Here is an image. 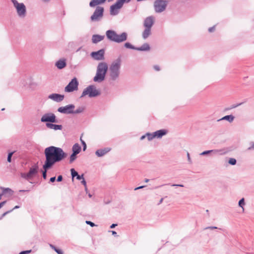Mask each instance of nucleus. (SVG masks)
Returning a JSON list of instances; mask_svg holds the SVG:
<instances>
[{"label":"nucleus","instance_id":"obj_1","mask_svg":"<svg viewBox=\"0 0 254 254\" xmlns=\"http://www.w3.org/2000/svg\"><path fill=\"white\" fill-rule=\"evenodd\" d=\"M44 154L46 157L45 163L53 167L54 164L65 158L67 154L62 148L51 146L45 148Z\"/></svg>","mask_w":254,"mask_h":254},{"label":"nucleus","instance_id":"obj_2","mask_svg":"<svg viewBox=\"0 0 254 254\" xmlns=\"http://www.w3.org/2000/svg\"><path fill=\"white\" fill-rule=\"evenodd\" d=\"M121 66V60L120 58L112 63L109 66L108 71V75L110 80L116 81L119 78Z\"/></svg>","mask_w":254,"mask_h":254},{"label":"nucleus","instance_id":"obj_3","mask_svg":"<svg viewBox=\"0 0 254 254\" xmlns=\"http://www.w3.org/2000/svg\"><path fill=\"white\" fill-rule=\"evenodd\" d=\"M108 69V66L106 63H99L97 67L96 73L93 78V81L97 82L103 81L105 78V75Z\"/></svg>","mask_w":254,"mask_h":254},{"label":"nucleus","instance_id":"obj_4","mask_svg":"<svg viewBox=\"0 0 254 254\" xmlns=\"http://www.w3.org/2000/svg\"><path fill=\"white\" fill-rule=\"evenodd\" d=\"M100 91L96 89L95 85H91L85 88L82 93L80 98L88 95L90 98L95 97L100 95Z\"/></svg>","mask_w":254,"mask_h":254},{"label":"nucleus","instance_id":"obj_5","mask_svg":"<svg viewBox=\"0 0 254 254\" xmlns=\"http://www.w3.org/2000/svg\"><path fill=\"white\" fill-rule=\"evenodd\" d=\"M13 6L16 10L18 16L20 18H24L26 15V8L23 3H19L17 0H11Z\"/></svg>","mask_w":254,"mask_h":254},{"label":"nucleus","instance_id":"obj_6","mask_svg":"<svg viewBox=\"0 0 254 254\" xmlns=\"http://www.w3.org/2000/svg\"><path fill=\"white\" fill-rule=\"evenodd\" d=\"M104 8L101 6H98L96 7L93 13L90 17V20L93 22H98L100 21L104 16Z\"/></svg>","mask_w":254,"mask_h":254},{"label":"nucleus","instance_id":"obj_7","mask_svg":"<svg viewBox=\"0 0 254 254\" xmlns=\"http://www.w3.org/2000/svg\"><path fill=\"white\" fill-rule=\"evenodd\" d=\"M168 1L167 0H155L154 2V10L156 13L164 11L167 6Z\"/></svg>","mask_w":254,"mask_h":254},{"label":"nucleus","instance_id":"obj_8","mask_svg":"<svg viewBox=\"0 0 254 254\" xmlns=\"http://www.w3.org/2000/svg\"><path fill=\"white\" fill-rule=\"evenodd\" d=\"M41 122L46 123H58L56 116L52 113H47L45 114L41 118Z\"/></svg>","mask_w":254,"mask_h":254},{"label":"nucleus","instance_id":"obj_9","mask_svg":"<svg viewBox=\"0 0 254 254\" xmlns=\"http://www.w3.org/2000/svg\"><path fill=\"white\" fill-rule=\"evenodd\" d=\"M78 82L77 79L74 77L71 79L69 83L65 87L64 90L67 92H71L78 89Z\"/></svg>","mask_w":254,"mask_h":254},{"label":"nucleus","instance_id":"obj_10","mask_svg":"<svg viewBox=\"0 0 254 254\" xmlns=\"http://www.w3.org/2000/svg\"><path fill=\"white\" fill-rule=\"evenodd\" d=\"M123 5L118 0L115 3L112 5L110 8V13L111 15H116L119 12V9L121 8Z\"/></svg>","mask_w":254,"mask_h":254},{"label":"nucleus","instance_id":"obj_11","mask_svg":"<svg viewBox=\"0 0 254 254\" xmlns=\"http://www.w3.org/2000/svg\"><path fill=\"white\" fill-rule=\"evenodd\" d=\"M75 108V106L73 104H69L64 107H59L58 109V111L63 114H72L73 110Z\"/></svg>","mask_w":254,"mask_h":254},{"label":"nucleus","instance_id":"obj_12","mask_svg":"<svg viewBox=\"0 0 254 254\" xmlns=\"http://www.w3.org/2000/svg\"><path fill=\"white\" fill-rule=\"evenodd\" d=\"M105 51L101 49L97 52H93L91 53V57L95 60L100 61L104 59Z\"/></svg>","mask_w":254,"mask_h":254},{"label":"nucleus","instance_id":"obj_13","mask_svg":"<svg viewBox=\"0 0 254 254\" xmlns=\"http://www.w3.org/2000/svg\"><path fill=\"white\" fill-rule=\"evenodd\" d=\"M154 23V18L153 16L147 17L144 20L143 26L144 28H152Z\"/></svg>","mask_w":254,"mask_h":254},{"label":"nucleus","instance_id":"obj_14","mask_svg":"<svg viewBox=\"0 0 254 254\" xmlns=\"http://www.w3.org/2000/svg\"><path fill=\"white\" fill-rule=\"evenodd\" d=\"M48 98L57 102H60L64 99V95L57 93H53L49 95Z\"/></svg>","mask_w":254,"mask_h":254},{"label":"nucleus","instance_id":"obj_15","mask_svg":"<svg viewBox=\"0 0 254 254\" xmlns=\"http://www.w3.org/2000/svg\"><path fill=\"white\" fill-rule=\"evenodd\" d=\"M39 166L38 163L34 164L32 167L30 168L29 171L28 172L30 178H32L35 176L38 173Z\"/></svg>","mask_w":254,"mask_h":254},{"label":"nucleus","instance_id":"obj_16","mask_svg":"<svg viewBox=\"0 0 254 254\" xmlns=\"http://www.w3.org/2000/svg\"><path fill=\"white\" fill-rule=\"evenodd\" d=\"M107 38L113 42H116L117 33L114 30H109L106 32Z\"/></svg>","mask_w":254,"mask_h":254},{"label":"nucleus","instance_id":"obj_17","mask_svg":"<svg viewBox=\"0 0 254 254\" xmlns=\"http://www.w3.org/2000/svg\"><path fill=\"white\" fill-rule=\"evenodd\" d=\"M127 34L126 32H123L121 34L117 33L116 43H120L127 40Z\"/></svg>","mask_w":254,"mask_h":254},{"label":"nucleus","instance_id":"obj_18","mask_svg":"<svg viewBox=\"0 0 254 254\" xmlns=\"http://www.w3.org/2000/svg\"><path fill=\"white\" fill-rule=\"evenodd\" d=\"M111 150L109 147H106L103 149H98L95 152V154L98 157H102Z\"/></svg>","mask_w":254,"mask_h":254},{"label":"nucleus","instance_id":"obj_19","mask_svg":"<svg viewBox=\"0 0 254 254\" xmlns=\"http://www.w3.org/2000/svg\"><path fill=\"white\" fill-rule=\"evenodd\" d=\"M51 123H46V126L47 128L50 129H52L55 130H62L63 128V126L61 125H56Z\"/></svg>","mask_w":254,"mask_h":254},{"label":"nucleus","instance_id":"obj_20","mask_svg":"<svg viewBox=\"0 0 254 254\" xmlns=\"http://www.w3.org/2000/svg\"><path fill=\"white\" fill-rule=\"evenodd\" d=\"M106 0H91L89 2V6L90 7H95L99 6V5L104 3Z\"/></svg>","mask_w":254,"mask_h":254},{"label":"nucleus","instance_id":"obj_21","mask_svg":"<svg viewBox=\"0 0 254 254\" xmlns=\"http://www.w3.org/2000/svg\"><path fill=\"white\" fill-rule=\"evenodd\" d=\"M167 133V130L166 129H160L154 132L155 138H161L163 135Z\"/></svg>","mask_w":254,"mask_h":254},{"label":"nucleus","instance_id":"obj_22","mask_svg":"<svg viewBox=\"0 0 254 254\" xmlns=\"http://www.w3.org/2000/svg\"><path fill=\"white\" fill-rule=\"evenodd\" d=\"M104 36H101L100 35L95 34L92 36V41L93 43L96 44L102 40H103L104 38Z\"/></svg>","mask_w":254,"mask_h":254},{"label":"nucleus","instance_id":"obj_23","mask_svg":"<svg viewBox=\"0 0 254 254\" xmlns=\"http://www.w3.org/2000/svg\"><path fill=\"white\" fill-rule=\"evenodd\" d=\"M227 151L225 149L211 150V153L214 155H223L226 154Z\"/></svg>","mask_w":254,"mask_h":254},{"label":"nucleus","instance_id":"obj_24","mask_svg":"<svg viewBox=\"0 0 254 254\" xmlns=\"http://www.w3.org/2000/svg\"><path fill=\"white\" fill-rule=\"evenodd\" d=\"M66 65V64L65 60H60L56 63V66L60 69L64 68Z\"/></svg>","mask_w":254,"mask_h":254},{"label":"nucleus","instance_id":"obj_25","mask_svg":"<svg viewBox=\"0 0 254 254\" xmlns=\"http://www.w3.org/2000/svg\"><path fill=\"white\" fill-rule=\"evenodd\" d=\"M151 34V29L149 28H145L142 32V37L143 39H147Z\"/></svg>","mask_w":254,"mask_h":254},{"label":"nucleus","instance_id":"obj_26","mask_svg":"<svg viewBox=\"0 0 254 254\" xmlns=\"http://www.w3.org/2000/svg\"><path fill=\"white\" fill-rule=\"evenodd\" d=\"M150 49V48L149 45L147 43H144L141 47H136V50L140 51H149Z\"/></svg>","mask_w":254,"mask_h":254},{"label":"nucleus","instance_id":"obj_27","mask_svg":"<svg viewBox=\"0 0 254 254\" xmlns=\"http://www.w3.org/2000/svg\"><path fill=\"white\" fill-rule=\"evenodd\" d=\"M81 149V146L78 143L74 144L72 147V152L77 154L80 153Z\"/></svg>","mask_w":254,"mask_h":254},{"label":"nucleus","instance_id":"obj_28","mask_svg":"<svg viewBox=\"0 0 254 254\" xmlns=\"http://www.w3.org/2000/svg\"><path fill=\"white\" fill-rule=\"evenodd\" d=\"M52 167L51 166H49L45 163L43 165V168L44 169V171L42 173L43 178L44 179H46L47 178V171L49 169L51 168Z\"/></svg>","mask_w":254,"mask_h":254},{"label":"nucleus","instance_id":"obj_29","mask_svg":"<svg viewBox=\"0 0 254 254\" xmlns=\"http://www.w3.org/2000/svg\"><path fill=\"white\" fill-rule=\"evenodd\" d=\"M0 189L2 190V192L1 193L2 195L7 193H9V195H11L13 193V191L10 188H5L4 187H1Z\"/></svg>","mask_w":254,"mask_h":254},{"label":"nucleus","instance_id":"obj_30","mask_svg":"<svg viewBox=\"0 0 254 254\" xmlns=\"http://www.w3.org/2000/svg\"><path fill=\"white\" fill-rule=\"evenodd\" d=\"M234 118H235L234 116L232 115H227V116L223 117L221 119L218 120V121H221V120H226V121H228L229 123H232L234 121Z\"/></svg>","mask_w":254,"mask_h":254},{"label":"nucleus","instance_id":"obj_31","mask_svg":"<svg viewBox=\"0 0 254 254\" xmlns=\"http://www.w3.org/2000/svg\"><path fill=\"white\" fill-rule=\"evenodd\" d=\"M85 110V108L84 107H79L76 110H73L72 114H80L82 113Z\"/></svg>","mask_w":254,"mask_h":254},{"label":"nucleus","instance_id":"obj_32","mask_svg":"<svg viewBox=\"0 0 254 254\" xmlns=\"http://www.w3.org/2000/svg\"><path fill=\"white\" fill-rule=\"evenodd\" d=\"M50 247L53 249L56 253H57L58 254H64L62 251L57 249L55 246L52 244H50Z\"/></svg>","mask_w":254,"mask_h":254},{"label":"nucleus","instance_id":"obj_33","mask_svg":"<svg viewBox=\"0 0 254 254\" xmlns=\"http://www.w3.org/2000/svg\"><path fill=\"white\" fill-rule=\"evenodd\" d=\"M77 154L73 153L71 154L69 157V163H72L73 161H74L76 159Z\"/></svg>","mask_w":254,"mask_h":254},{"label":"nucleus","instance_id":"obj_34","mask_svg":"<svg viewBox=\"0 0 254 254\" xmlns=\"http://www.w3.org/2000/svg\"><path fill=\"white\" fill-rule=\"evenodd\" d=\"M125 47L128 49L135 50L136 49V47H134V46L132 45L130 43L127 42L124 45Z\"/></svg>","mask_w":254,"mask_h":254},{"label":"nucleus","instance_id":"obj_35","mask_svg":"<svg viewBox=\"0 0 254 254\" xmlns=\"http://www.w3.org/2000/svg\"><path fill=\"white\" fill-rule=\"evenodd\" d=\"M146 137L149 141L152 140L155 138L154 132L153 133H146Z\"/></svg>","mask_w":254,"mask_h":254},{"label":"nucleus","instance_id":"obj_36","mask_svg":"<svg viewBox=\"0 0 254 254\" xmlns=\"http://www.w3.org/2000/svg\"><path fill=\"white\" fill-rule=\"evenodd\" d=\"M245 205V199H244V198H242L239 201V206L240 207L242 208L243 211L244 210V206Z\"/></svg>","mask_w":254,"mask_h":254},{"label":"nucleus","instance_id":"obj_37","mask_svg":"<svg viewBox=\"0 0 254 254\" xmlns=\"http://www.w3.org/2000/svg\"><path fill=\"white\" fill-rule=\"evenodd\" d=\"M70 172L72 177V180H73V178L76 177L78 174L73 168L70 169Z\"/></svg>","mask_w":254,"mask_h":254},{"label":"nucleus","instance_id":"obj_38","mask_svg":"<svg viewBox=\"0 0 254 254\" xmlns=\"http://www.w3.org/2000/svg\"><path fill=\"white\" fill-rule=\"evenodd\" d=\"M21 176L22 178L28 180L29 179H31L30 176L29 175L28 173H21Z\"/></svg>","mask_w":254,"mask_h":254},{"label":"nucleus","instance_id":"obj_39","mask_svg":"<svg viewBox=\"0 0 254 254\" xmlns=\"http://www.w3.org/2000/svg\"><path fill=\"white\" fill-rule=\"evenodd\" d=\"M228 163L231 165H235L237 163V161L235 158H231L229 160Z\"/></svg>","mask_w":254,"mask_h":254},{"label":"nucleus","instance_id":"obj_40","mask_svg":"<svg viewBox=\"0 0 254 254\" xmlns=\"http://www.w3.org/2000/svg\"><path fill=\"white\" fill-rule=\"evenodd\" d=\"M210 153H211V150L204 151L200 153L199 155L201 156H204L206 155L209 154Z\"/></svg>","mask_w":254,"mask_h":254},{"label":"nucleus","instance_id":"obj_41","mask_svg":"<svg viewBox=\"0 0 254 254\" xmlns=\"http://www.w3.org/2000/svg\"><path fill=\"white\" fill-rule=\"evenodd\" d=\"M13 154V152H10V153H9L8 154V156H7V161L8 162H11V157L12 156Z\"/></svg>","mask_w":254,"mask_h":254},{"label":"nucleus","instance_id":"obj_42","mask_svg":"<svg viewBox=\"0 0 254 254\" xmlns=\"http://www.w3.org/2000/svg\"><path fill=\"white\" fill-rule=\"evenodd\" d=\"M80 140L81 141V143L83 145V151H85L86 149V143L84 141H83V140H82L81 138H80Z\"/></svg>","mask_w":254,"mask_h":254},{"label":"nucleus","instance_id":"obj_43","mask_svg":"<svg viewBox=\"0 0 254 254\" xmlns=\"http://www.w3.org/2000/svg\"><path fill=\"white\" fill-rule=\"evenodd\" d=\"M242 104V103H239V104H236V105H233L231 106V107L230 108H229L227 110H230V109H233V108H235L238 107L239 106L241 105Z\"/></svg>","mask_w":254,"mask_h":254},{"label":"nucleus","instance_id":"obj_44","mask_svg":"<svg viewBox=\"0 0 254 254\" xmlns=\"http://www.w3.org/2000/svg\"><path fill=\"white\" fill-rule=\"evenodd\" d=\"M85 222L87 224L89 225L91 227H94L95 226V224L91 221L87 220V221H86Z\"/></svg>","mask_w":254,"mask_h":254},{"label":"nucleus","instance_id":"obj_45","mask_svg":"<svg viewBox=\"0 0 254 254\" xmlns=\"http://www.w3.org/2000/svg\"><path fill=\"white\" fill-rule=\"evenodd\" d=\"M12 211V210H10L4 212V213H3L0 217V219H1L4 216H5L8 213L11 212Z\"/></svg>","mask_w":254,"mask_h":254},{"label":"nucleus","instance_id":"obj_46","mask_svg":"<svg viewBox=\"0 0 254 254\" xmlns=\"http://www.w3.org/2000/svg\"><path fill=\"white\" fill-rule=\"evenodd\" d=\"M187 155L188 160L189 163L190 164H191L192 163V161H191V158L190 157V153L188 152H187Z\"/></svg>","mask_w":254,"mask_h":254},{"label":"nucleus","instance_id":"obj_47","mask_svg":"<svg viewBox=\"0 0 254 254\" xmlns=\"http://www.w3.org/2000/svg\"><path fill=\"white\" fill-rule=\"evenodd\" d=\"M123 5V4L125 2L128 3L131 0H118Z\"/></svg>","mask_w":254,"mask_h":254},{"label":"nucleus","instance_id":"obj_48","mask_svg":"<svg viewBox=\"0 0 254 254\" xmlns=\"http://www.w3.org/2000/svg\"><path fill=\"white\" fill-rule=\"evenodd\" d=\"M250 144H251V146H250L248 148V150H253V149H254V142H251L250 143Z\"/></svg>","mask_w":254,"mask_h":254},{"label":"nucleus","instance_id":"obj_49","mask_svg":"<svg viewBox=\"0 0 254 254\" xmlns=\"http://www.w3.org/2000/svg\"><path fill=\"white\" fill-rule=\"evenodd\" d=\"M76 177V179L78 180H82L84 178L83 174H82L81 175H79L78 174Z\"/></svg>","mask_w":254,"mask_h":254},{"label":"nucleus","instance_id":"obj_50","mask_svg":"<svg viewBox=\"0 0 254 254\" xmlns=\"http://www.w3.org/2000/svg\"><path fill=\"white\" fill-rule=\"evenodd\" d=\"M31 250L24 251L19 253V254H28L31 252Z\"/></svg>","mask_w":254,"mask_h":254},{"label":"nucleus","instance_id":"obj_51","mask_svg":"<svg viewBox=\"0 0 254 254\" xmlns=\"http://www.w3.org/2000/svg\"><path fill=\"white\" fill-rule=\"evenodd\" d=\"M215 29V26H212L211 27H210L208 29V31L209 32H212L214 31Z\"/></svg>","mask_w":254,"mask_h":254},{"label":"nucleus","instance_id":"obj_52","mask_svg":"<svg viewBox=\"0 0 254 254\" xmlns=\"http://www.w3.org/2000/svg\"><path fill=\"white\" fill-rule=\"evenodd\" d=\"M171 186L172 187H184V186L182 184H172Z\"/></svg>","mask_w":254,"mask_h":254},{"label":"nucleus","instance_id":"obj_53","mask_svg":"<svg viewBox=\"0 0 254 254\" xmlns=\"http://www.w3.org/2000/svg\"><path fill=\"white\" fill-rule=\"evenodd\" d=\"M63 176L62 175H59L57 181L58 182H61L63 180Z\"/></svg>","mask_w":254,"mask_h":254},{"label":"nucleus","instance_id":"obj_54","mask_svg":"<svg viewBox=\"0 0 254 254\" xmlns=\"http://www.w3.org/2000/svg\"><path fill=\"white\" fill-rule=\"evenodd\" d=\"M153 68L156 71H159L160 70L159 66L157 65H154Z\"/></svg>","mask_w":254,"mask_h":254},{"label":"nucleus","instance_id":"obj_55","mask_svg":"<svg viewBox=\"0 0 254 254\" xmlns=\"http://www.w3.org/2000/svg\"><path fill=\"white\" fill-rule=\"evenodd\" d=\"M81 184H82V185H83L85 187H86V181H85V180L84 178H83V179H82V181H81Z\"/></svg>","mask_w":254,"mask_h":254},{"label":"nucleus","instance_id":"obj_56","mask_svg":"<svg viewBox=\"0 0 254 254\" xmlns=\"http://www.w3.org/2000/svg\"><path fill=\"white\" fill-rule=\"evenodd\" d=\"M208 229L212 230V229H217V227H215V226H210V227H206L205 228V229Z\"/></svg>","mask_w":254,"mask_h":254},{"label":"nucleus","instance_id":"obj_57","mask_svg":"<svg viewBox=\"0 0 254 254\" xmlns=\"http://www.w3.org/2000/svg\"><path fill=\"white\" fill-rule=\"evenodd\" d=\"M6 201H3L0 203V209L6 203Z\"/></svg>","mask_w":254,"mask_h":254},{"label":"nucleus","instance_id":"obj_58","mask_svg":"<svg viewBox=\"0 0 254 254\" xmlns=\"http://www.w3.org/2000/svg\"><path fill=\"white\" fill-rule=\"evenodd\" d=\"M56 180V177H52L50 178V181L52 183H53Z\"/></svg>","mask_w":254,"mask_h":254},{"label":"nucleus","instance_id":"obj_59","mask_svg":"<svg viewBox=\"0 0 254 254\" xmlns=\"http://www.w3.org/2000/svg\"><path fill=\"white\" fill-rule=\"evenodd\" d=\"M144 187V186H140V187H137L136 188L134 189V190H139V189H142Z\"/></svg>","mask_w":254,"mask_h":254},{"label":"nucleus","instance_id":"obj_60","mask_svg":"<svg viewBox=\"0 0 254 254\" xmlns=\"http://www.w3.org/2000/svg\"><path fill=\"white\" fill-rule=\"evenodd\" d=\"M117 225V224H113L110 226V228H111V229L114 228Z\"/></svg>","mask_w":254,"mask_h":254},{"label":"nucleus","instance_id":"obj_61","mask_svg":"<svg viewBox=\"0 0 254 254\" xmlns=\"http://www.w3.org/2000/svg\"><path fill=\"white\" fill-rule=\"evenodd\" d=\"M146 137V134H145V135H142V136L140 137V139H141V140H143V139H144Z\"/></svg>","mask_w":254,"mask_h":254},{"label":"nucleus","instance_id":"obj_62","mask_svg":"<svg viewBox=\"0 0 254 254\" xmlns=\"http://www.w3.org/2000/svg\"><path fill=\"white\" fill-rule=\"evenodd\" d=\"M163 198H161V199L160 200V201L158 203V204H160L163 202Z\"/></svg>","mask_w":254,"mask_h":254},{"label":"nucleus","instance_id":"obj_63","mask_svg":"<svg viewBox=\"0 0 254 254\" xmlns=\"http://www.w3.org/2000/svg\"><path fill=\"white\" fill-rule=\"evenodd\" d=\"M112 233L113 235H117V233L114 231H112Z\"/></svg>","mask_w":254,"mask_h":254},{"label":"nucleus","instance_id":"obj_64","mask_svg":"<svg viewBox=\"0 0 254 254\" xmlns=\"http://www.w3.org/2000/svg\"><path fill=\"white\" fill-rule=\"evenodd\" d=\"M19 208V206H18V205H16L12 210H13V209H17V208Z\"/></svg>","mask_w":254,"mask_h":254}]
</instances>
